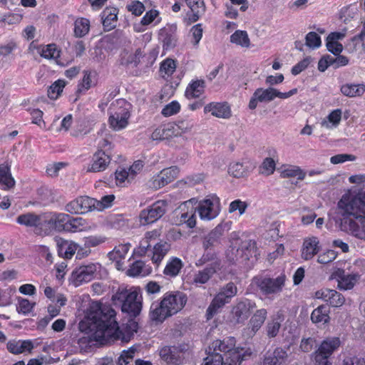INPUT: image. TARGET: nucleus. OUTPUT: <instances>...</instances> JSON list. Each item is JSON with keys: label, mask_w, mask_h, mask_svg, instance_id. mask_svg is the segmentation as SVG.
Listing matches in <instances>:
<instances>
[{"label": "nucleus", "mask_w": 365, "mask_h": 365, "mask_svg": "<svg viewBox=\"0 0 365 365\" xmlns=\"http://www.w3.org/2000/svg\"><path fill=\"white\" fill-rule=\"evenodd\" d=\"M100 312H102L101 317L108 342L118 339H120L123 342H128L137 332L138 324L133 319H128L120 328L115 319L116 313L110 306L100 303Z\"/></svg>", "instance_id": "nucleus-1"}, {"label": "nucleus", "mask_w": 365, "mask_h": 365, "mask_svg": "<svg viewBox=\"0 0 365 365\" xmlns=\"http://www.w3.org/2000/svg\"><path fill=\"white\" fill-rule=\"evenodd\" d=\"M101 313L100 302H93L88 312L90 334L80 337L77 341L81 351L87 352L95 344L94 342L100 345L109 343L105 327H103Z\"/></svg>", "instance_id": "nucleus-2"}, {"label": "nucleus", "mask_w": 365, "mask_h": 365, "mask_svg": "<svg viewBox=\"0 0 365 365\" xmlns=\"http://www.w3.org/2000/svg\"><path fill=\"white\" fill-rule=\"evenodd\" d=\"M187 301V295L182 292H167L160 302L152 303L150 317L153 321L163 322L166 318L180 312Z\"/></svg>", "instance_id": "nucleus-3"}, {"label": "nucleus", "mask_w": 365, "mask_h": 365, "mask_svg": "<svg viewBox=\"0 0 365 365\" xmlns=\"http://www.w3.org/2000/svg\"><path fill=\"white\" fill-rule=\"evenodd\" d=\"M285 280V274H280L276 278L257 275L252 278L250 285L255 287L264 296L274 297L282 291Z\"/></svg>", "instance_id": "nucleus-4"}, {"label": "nucleus", "mask_w": 365, "mask_h": 365, "mask_svg": "<svg viewBox=\"0 0 365 365\" xmlns=\"http://www.w3.org/2000/svg\"><path fill=\"white\" fill-rule=\"evenodd\" d=\"M113 299H118L122 302L121 310L127 313L130 317H137L142 309L141 297L138 296L137 291L128 290L117 292Z\"/></svg>", "instance_id": "nucleus-5"}, {"label": "nucleus", "mask_w": 365, "mask_h": 365, "mask_svg": "<svg viewBox=\"0 0 365 365\" xmlns=\"http://www.w3.org/2000/svg\"><path fill=\"white\" fill-rule=\"evenodd\" d=\"M338 205L346 213L352 215L355 219H365V191L351 199L345 195L342 196Z\"/></svg>", "instance_id": "nucleus-6"}, {"label": "nucleus", "mask_w": 365, "mask_h": 365, "mask_svg": "<svg viewBox=\"0 0 365 365\" xmlns=\"http://www.w3.org/2000/svg\"><path fill=\"white\" fill-rule=\"evenodd\" d=\"M242 351L243 349L233 347L227 354L215 353V354L208 355L202 365H240L243 361Z\"/></svg>", "instance_id": "nucleus-7"}, {"label": "nucleus", "mask_w": 365, "mask_h": 365, "mask_svg": "<svg viewBox=\"0 0 365 365\" xmlns=\"http://www.w3.org/2000/svg\"><path fill=\"white\" fill-rule=\"evenodd\" d=\"M167 208V201L158 200L155 202L140 211L139 215L140 224L146 225L155 222L166 213Z\"/></svg>", "instance_id": "nucleus-8"}, {"label": "nucleus", "mask_w": 365, "mask_h": 365, "mask_svg": "<svg viewBox=\"0 0 365 365\" xmlns=\"http://www.w3.org/2000/svg\"><path fill=\"white\" fill-rule=\"evenodd\" d=\"M101 268V264L97 262L80 266L72 272L73 283L78 287L83 282L91 281L97 277Z\"/></svg>", "instance_id": "nucleus-9"}, {"label": "nucleus", "mask_w": 365, "mask_h": 365, "mask_svg": "<svg viewBox=\"0 0 365 365\" xmlns=\"http://www.w3.org/2000/svg\"><path fill=\"white\" fill-rule=\"evenodd\" d=\"M220 206V198L216 195H210L200 201L196 209L201 219L210 220L218 215Z\"/></svg>", "instance_id": "nucleus-10"}, {"label": "nucleus", "mask_w": 365, "mask_h": 365, "mask_svg": "<svg viewBox=\"0 0 365 365\" xmlns=\"http://www.w3.org/2000/svg\"><path fill=\"white\" fill-rule=\"evenodd\" d=\"M185 344L165 346L160 349V356L167 364L180 365L184 360L183 354L187 350Z\"/></svg>", "instance_id": "nucleus-11"}, {"label": "nucleus", "mask_w": 365, "mask_h": 365, "mask_svg": "<svg viewBox=\"0 0 365 365\" xmlns=\"http://www.w3.org/2000/svg\"><path fill=\"white\" fill-rule=\"evenodd\" d=\"M337 206L339 205H337ZM338 208L341 210V214L343 216L341 222V230L349 232L353 236L359 239L365 240V222L359 225L351 218V217L355 218L352 215L346 213L344 209L339 207Z\"/></svg>", "instance_id": "nucleus-12"}, {"label": "nucleus", "mask_w": 365, "mask_h": 365, "mask_svg": "<svg viewBox=\"0 0 365 365\" xmlns=\"http://www.w3.org/2000/svg\"><path fill=\"white\" fill-rule=\"evenodd\" d=\"M96 199L81 196L66 205V211L71 214H83L95 210Z\"/></svg>", "instance_id": "nucleus-13"}, {"label": "nucleus", "mask_w": 365, "mask_h": 365, "mask_svg": "<svg viewBox=\"0 0 365 365\" xmlns=\"http://www.w3.org/2000/svg\"><path fill=\"white\" fill-rule=\"evenodd\" d=\"M289 347H277L268 351L263 357L262 365H287L289 361Z\"/></svg>", "instance_id": "nucleus-14"}, {"label": "nucleus", "mask_w": 365, "mask_h": 365, "mask_svg": "<svg viewBox=\"0 0 365 365\" xmlns=\"http://www.w3.org/2000/svg\"><path fill=\"white\" fill-rule=\"evenodd\" d=\"M330 279H336L339 289H351L359 279L357 274H346L342 269H337L331 275Z\"/></svg>", "instance_id": "nucleus-15"}, {"label": "nucleus", "mask_w": 365, "mask_h": 365, "mask_svg": "<svg viewBox=\"0 0 365 365\" xmlns=\"http://www.w3.org/2000/svg\"><path fill=\"white\" fill-rule=\"evenodd\" d=\"M275 98V88L269 87L264 89L259 88L254 92L249 102V108L251 110L255 109L257 102H270Z\"/></svg>", "instance_id": "nucleus-16"}, {"label": "nucleus", "mask_w": 365, "mask_h": 365, "mask_svg": "<svg viewBox=\"0 0 365 365\" xmlns=\"http://www.w3.org/2000/svg\"><path fill=\"white\" fill-rule=\"evenodd\" d=\"M225 226L219 224L212 230L202 240V247L205 250L212 249L220 244L222 237L224 235Z\"/></svg>", "instance_id": "nucleus-17"}, {"label": "nucleus", "mask_w": 365, "mask_h": 365, "mask_svg": "<svg viewBox=\"0 0 365 365\" xmlns=\"http://www.w3.org/2000/svg\"><path fill=\"white\" fill-rule=\"evenodd\" d=\"M204 113H211L213 116L225 119L232 115L230 107L227 102H212L204 107Z\"/></svg>", "instance_id": "nucleus-18"}, {"label": "nucleus", "mask_w": 365, "mask_h": 365, "mask_svg": "<svg viewBox=\"0 0 365 365\" xmlns=\"http://www.w3.org/2000/svg\"><path fill=\"white\" fill-rule=\"evenodd\" d=\"M255 307L256 304L254 302L245 299L240 301L232 308V314L236 317L237 322H243L249 317L252 310Z\"/></svg>", "instance_id": "nucleus-19"}, {"label": "nucleus", "mask_w": 365, "mask_h": 365, "mask_svg": "<svg viewBox=\"0 0 365 365\" xmlns=\"http://www.w3.org/2000/svg\"><path fill=\"white\" fill-rule=\"evenodd\" d=\"M175 26H168L161 29L159 31V38L163 42V48L170 50L177 45L178 36Z\"/></svg>", "instance_id": "nucleus-20"}, {"label": "nucleus", "mask_w": 365, "mask_h": 365, "mask_svg": "<svg viewBox=\"0 0 365 365\" xmlns=\"http://www.w3.org/2000/svg\"><path fill=\"white\" fill-rule=\"evenodd\" d=\"M52 215L53 212L40 214L38 227L35 231L36 235L48 236L55 232Z\"/></svg>", "instance_id": "nucleus-21"}, {"label": "nucleus", "mask_w": 365, "mask_h": 365, "mask_svg": "<svg viewBox=\"0 0 365 365\" xmlns=\"http://www.w3.org/2000/svg\"><path fill=\"white\" fill-rule=\"evenodd\" d=\"M340 345L341 340L339 337H328L322 341L319 346L314 354H317L329 358L331 354L338 349Z\"/></svg>", "instance_id": "nucleus-22"}, {"label": "nucleus", "mask_w": 365, "mask_h": 365, "mask_svg": "<svg viewBox=\"0 0 365 365\" xmlns=\"http://www.w3.org/2000/svg\"><path fill=\"white\" fill-rule=\"evenodd\" d=\"M240 250L241 257L245 261L246 264L252 256L257 255L256 242L253 240H245L237 238L235 240Z\"/></svg>", "instance_id": "nucleus-23"}, {"label": "nucleus", "mask_w": 365, "mask_h": 365, "mask_svg": "<svg viewBox=\"0 0 365 365\" xmlns=\"http://www.w3.org/2000/svg\"><path fill=\"white\" fill-rule=\"evenodd\" d=\"M179 171V168L177 166H172L163 169L155 179V186L162 187L173 182L175 178H177Z\"/></svg>", "instance_id": "nucleus-24"}, {"label": "nucleus", "mask_w": 365, "mask_h": 365, "mask_svg": "<svg viewBox=\"0 0 365 365\" xmlns=\"http://www.w3.org/2000/svg\"><path fill=\"white\" fill-rule=\"evenodd\" d=\"M127 101L123 98L117 99L115 102L112 103L109 108V114L112 115V118L114 117L122 118V123L125 122V119L130 118V113L128 111V106Z\"/></svg>", "instance_id": "nucleus-25"}, {"label": "nucleus", "mask_w": 365, "mask_h": 365, "mask_svg": "<svg viewBox=\"0 0 365 365\" xmlns=\"http://www.w3.org/2000/svg\"><path fill=\"white\" fill-rule=\"evenodd\" d=\"M118 9L115 7H106L101 14L102 24L106 31H109L116 26Z\"/></svg>", "instance_id": "nucleus-26"}, {"label": "nucleus", "mask_w": 365, "mask_h": 365, "mask_svg": "<svg viewBox=\"0 0 365 365\" xmlns=\"http://www.w3.org/2000/svg\"><path fill=\"white\" fill-rule=\"evenodd\" d=\"M110 158L102 150H97L93 156V163L88 171L101 172L104 170L110 163Z\"/></svg>", "instance_id": "nucleus-27"}, {"label": "nucleus", "mask_w": 365, "mask_h": 365, "mask_svg": "<svg viewBox=\"0 0 365 365\" xmlns=\"http://www.w3.org/2000/svg\"><path fill=\"white\" fill-rule=\"evenodd\" d=\"M240 250L235 240L231 242V245L226 251V259L231 264L241 267L245 265V261L241 257Z\"/></svg>", "instance_id": "nucleus-28"}, {"label": "nucleus", "mask_w": 365, "mask_h": 365, "mask_svg": "<svg viewBox=\"0 0 365 365\" xmlns=\"http://www.w3.org/2000/svg\"><path fill=\"white\" fill-rule=\"evenodd\" d=\"M187 6L192 12L189 21L192 23L196 22L200 17L205 12V6L203 0H185Z\"/></svg>", "instance_id": "nucleus-29"}, {"label": "nucleus", "mask_w": 365, "mask_h": 365, "mask_svg": "<svg viewBox=\"0 0 365 365\" xmlns=\"http://www.w3.org/2000/svg\"><path fill=\"white\" fill-rule=\"evenodd\" d=\"M330 308L328 304H322L313 310L311 314V320L314 324L328 323L330 320Z\"/></svg>", "instance_id": "nucleus-30"}, {"label": "nucleus", "mask_w": 365, "mask_h": 365, "mask_svg": "<svg viewBox=\"0 0 365 365\" xmlns=\"http://www.w3.org/2000/svg\"><path fill=\"white\" fill-rule=\"evenodd\" d=\"M319 241L317 237H312L305 240L303 243L302 257L305 260L312 259L319 250Z\"/></svg>", "instance_id": "nucleus-31"}, {"label": "nucleus", "mask_w": 365, "mask_h": 365, "mask_svg": "<svg viewBox=\"0 0 365 365\" xmlns=\"http://www.w3.org/2000/svg\"><path fill=\"white\" fill-rule=\"evenodd\" d=\"M175 128L173 124L160 125L152 133L151 137L153 140H162L171 138L173 135H178V131L175 133Z\"/></svg>", "instance_id": "nucleus-32"}, {"label": "nucleus", "mask_w": 365, "mask_h": 365, "mask_svg": "<svg viewBox=\"0 0 365 365\" xmlns=\"http://www.w3.org/2000/svg\"><path fill=\"white\" fill-rule=\"evenodd\" d=\"M217 271H219L218 263L214 264L213 267H206L194 275L193 282L195 284H205Z\"/></svg>", "instance_id": "nucleus-33"}, {"label": "nucleus", "mask_w": 365, "mask_h": 365, "mask_svg": "<svg viewBox=\"0 0 365 365\" xmlns=\"http://www.w3.org/2000/svg\"><path fill=\"white\" fill-rule=\"evenodd\" d=\"M39 217L40 215L29 212L19 215L16 217V222L28 227H33L35 232L38 227Z\"/></svg>", "instance_id": "nucleus-34"}, {"label": "nucleus", "mask_w": 365, "mask_h": 365, "mask_svg": "<svg viewBox=\"0 0 365 365\" xmlns=\"http://www.w3.org/2000/svg\"><path fill=\"white\" fill-rule=\"evenodd\" d=\"M205 82L204 80H196L192 81L185 90V96L189 99L200 97L205 91Z\"/></svg>", "instance_id": "nucleus-35"}, {"label": "nucleus", "mask_w": 365, "mask_h": 365, "mask_svg": "<svg viewBox=\"0 0 365 365\" xmlns=\"http://www.w3.org/2000/svg\"><path fill=\"white\" fill-rule=\"evenodd\" d=\"M208 262H210V264H209L207 267H213L214 264L218 263L219 270H220L222 268L221 259L218 258L217 254L212 249L205 250V252L202 257L195 262V265L197 267H201Z\"/></svg>", "instance_id": "nucleus-36"}, {"label": "nucleus", "mask_w": 365, "mask_h": 365, "mask_svg": "<svg viewBox=\"0 0 365 365\" xmlns=\"http://www.w3.org/2000/svg\"><path fill=\"white\" fill-rule=\"evenodd\" d=\"M0 184L5 186L4 189L9 190L15 186V180L11 175L10 165L8 163L0 165Z\"/></svg>", "instance_id": "nucleus-37"}, {"label": "nucleus", "mask_w": 365, "mask_h": 365, "mask_svg": "<svg viewBox=\"0 0 365 365\" xmlns=\"http://www.w3.org/2000/svg\"><path fill=\"white\" fill-rule=\"evenodd\" d=\"M235 344L233 343V340L229 339L225 341L224 340H215L212 344V347H209L210 351L212 349L213 351L211 354H227L228 353L233 347ZM209 355H210V351H209Z\"/></svg>", "instance_id": "nucleus-38"}, {"label": "nucleus", "mask_w": 365, "mask_h": 365, "mask_svg": "<svg viewBox=\"0 0 365 365\" xmlns=\"http://www.w3.org/2000/svg\"><path fill=\"white\" fill-rule=\"evenodd\" d=\"M170 249V245L166 242H160L153 247L152 261L157 266L160 264L164 257Z\"/></svg>", "instance_id": "nucleus-39"}, {"label": "nucleus", "mask_w": 365, "mask_h": 365, "mask_svg": "<svg viewBox=\"0 0 365 365\" xmlns=\"http://www.w3.org/2000/svg\"><path fill=\"white\" fill-rule=\"evenodd\" d=\"M267 312L265 309H260L255 312L250 320V325L252 332L256 333L262 326L267 319Z\"/></svg>", "instance_id": "nucleus-40"}, {"label": "nucleus", "mask_w": 365, "mask_h": 365, "mask_svg": "<svg viewBox=\"0 0 365 365\" xmlns=\"http://www.w3.org/2000/svg\"><path fill=\"white\" fill-rule=\"evenodd\" d=\"M341 92L350 98L360 96L365 92V85L346 83L341 87Z\"/></svg>", "instance_id": "nucleus-41"}, {"label": "nucleus", "mask_w": 365, "mask_h": 365, "mask_svg": "<svg viewBox=\"0 0 365 365\" xmlns=\"http://www.w3.org/2000/svg\"><path fill=\"white\" fill-rule=\"evenodd\" d=\"M150 267H147L143 261L138 260L135 262L130 268L128 269L127 274L131 277L145 276L150 274Z\"/></svg>", "instance_id": "nucleus-42"}, {"label": "nucleus", "mask_w": 365, "mask_h": 365, "mask_svg": "<svg viewBox=\"0 0 365 365\" xmlns=\"http://www.w3.org/2000/svg\"><path fill=\"white\" fill-rule=\"evenodd\" d=\"M230 42L245 48L250 46V40L247 31L242 30H237L230 36Z\"/></svg>", "instance_id": "nucleus-43"}, {"label": "nucleus", "mask_w": 365, "mask_h": 365, "mask_svg": "<svg viewBox=\"0 0 365 365\" xmlns=\"http://www.w3.org/2000/svg\"><path fill=\"white\" fill-rule=\"evenodd\" d=\"M90 30V21L86 18L77 19L74 22V34L76 37L86 36Z\"/></svg>", "instance_id": "nucleus-44"}, {"label": "nucleus", "mask_w": 365, "mask_h": 365, "mask_svg": "<svg viewBox=\"0 0 365 365\" xmlns=\"http://www.w3.org/2000/svg\"><path fill=\"white\" fill-rule=\"evenodd\" d=\"M182 267V262L181 259L178 257H173L168 262L164 269L163 273L170 277H175L179 274Z\"/></svg>", "instance_id": "nucleus-45"}, {"label": "nucleus", "mask_w": 365, "mask_h": 365, "mask_svg": "<svg viewBox=\"0 0 365 365\" xmlns=\"http://www.w3.org/2000/svg\"><path fill=\"white\" fill-rule=\"evenodd\" d=\"M86 225V220L82 217H73L68 215V223L66 226V232L81 231Z\"/></svg>", "instance_id": "nucleus-46"}, {"label": "nucleus", "mask_w": 365, "mask_h": 365, "mask_svg": "<svg viewBox=\"0 0 365 365\" xmlns=\"http://www.w3.org/2000/svg\"><path fill=\"white\" fill-rule=\"evenodd\" d=\"M306 173L298 166L288 165L285 167L281 172L282 178L297 177L299 180L304 179Z\"/></svg>", "instance_id": "nucleus-47"}, {"label": "nucleus", "mask_w": 365, "mask_h": 365, "mask_svg": "<svg viewBox=\"0 0 365 365\" xmlns=\"http://www.w3.org/2000/svg\"><path fill=\"white\" fill-rule=\"evenodd\" d=\"M54 222L55 232H66V226L68 223V215L62 212H54L52 215Z\"/></svg>", "instance_id": "nucleus-48"}, {"label": "nucleus", "mask_w": 365, "mask_h": 365, "mask_svg": "<svg viewBox=\"0 0 365 365\" xmlns=\"http://www.w3.org/2000/svg\"><path fill=\"white\" fill-rule=\"evenodd\" d=\"M130 247V243L115 246L113 251L108 255L110 259H122L127 255Z\"/></svg>", "instance_id": "nucleus-49"}, {"label": "nucleus", "mask_w": 365, "mask_h": 365, "mask_svg": "<svg viewBox=\"0 0 365 365\" xmlns=\"http://www.w3.org/2000/svg\"><path fill=\"white\" fill-rule=\"evenodd\" d=\"M66 82L63 80H57L48 88V96L49 98L56 100L61 95Z\"/></svg>", "instance_id": "nucleus-50"}, {"label": "nucleus", "mask_w": 365, "mask_h": 365, "mask_svg": "<svg viewBox=\"0 0 365 365\" xmlns=\"http://www.w3.org/2000/svg\"><path fill=\"white\" fill-rule=\"evenodd\" d=\"M116 185L125 186V183H130L133 180V174H130L125 169L116 170L115 173Z\"/></svg>", "instance_id": "nucleus-51"}, {"label": "nucleus", "mask_w": 365, "mask_h": 365, "mask_svg": "<svg viewBox=\"0 0 365 365\" xmlns=\"http://www.w3.org/2000/svg\"><path fill=\"white\" fill-rule=\"evenodd\" d=\"M247 172V168L241 163H231L228 168V173L235 178H242Z\"/></svg>", "instance_id": "nucleus-52"}, {"label": "nucleus", "mask_w": 365, "mask_h": 365, "mask_svg": "<svg viewBox=\"0 0 365 365\" xmlns=\"http://www.w3.org/2000/svg\"><path fill=\"white\" fill-rule=\"evenodd\" d=\"M275 168V161L272 158H266L259 166V173L269 176L274 173Z\"/></svg>", "instance_id": "nucleus-53"}, {"label": "nucleus", "mask_w": 365, "mask_h": 365, "mask_svg": "<svg viewBox=\"0 0 365 365\" xmlns=\"http://www.w3.org/2000/svg\"><path fill=\"white\" fill-rule=\"evenodd\" d=\"M326 302H329L333 307H339L344 304L345 298L341 293L334 289H331Z\"/></svg>", "instance_id": "nucleus-54"}, {"label": "nucleus", "mask_w": 365, "mask_h": 365, "mask_svg": "<svg viewBox=\"0 0 365 365\" xmlns=\"http://www.w3.org/2000/svg\"><path fill=\"white\" fill-rule=\"evenodd\" d=\"M305 44L313 49L321 46V37L314 31L309 32L305 37Z\"/></svg>", "instance_id": "nucleus-55"}, {"label": "nucleus", "mask_w": 365, "mask_h": 365, "mask_svg": "<svg viewBox=\"0 0 365 365\" xmlns=\"http://www.w3.org/2000/svg\"><path fill=\"white\" fill-rule=\"evenodd\" d=\"M175 61L171 58H166L161 63L160 71L164 73L168 76H170L175 72Z\"/></svg>", "instance_id": "nucleus-56"}, {"label": "nucleus", "mask_w": 365, "mask_h": 365, "mask_svg": "<svg viewBox=\"0 0 365 365\" xmlns=\"http://www.w3.org/2000/svg\"><path fill=\"white\" fill-rule=\"evenodd\" d=\"M281 327V322L277 319H273L269 322L266 326L267 335L269 338H274L277 336Z\"/></svg>", "instance_id": "nucleus-57"}, {"label": "nucleus", "mask_w": 365, "mask_h": 365, "mask_svg": "<svg viewBox=\"0 0 365 365\" xmlns=\"http://www.w3.org/2000/svg\"><path fill=\"white\" fill-rule=\"evenodd\" d=\"M41 56L47 59L56 58L59 57V51L57 50L56 44H48L42 49Z\"/></svg>", "instance_id": "nucleus-58"}, {"label": "nucleus", "mask_w": 365, "mask_h": 365, "mask_svg": "<svg viewBox=\"0 0 365 365\" xmlns=\"http://www.w3.org/2000/svg\"><path fill=\"white\" fill-rule=\"evenodd\" d=\"M114 200L115 196L113 195H105L101 200H96L95 210H103L105 208L110 207Z\"/></svg>", "instance_id": "nucleus-59"}, {"label": "nucleus", "mask_w": 365, "mask_h": 365, "mask_svg": "<svg viewBox=\"0 0 365 365\" xmlns=\"http://www.w3.org/2000/svg\"><path fill=\"white\" fill-rule=\"evenodd\" d=\"M135 349L130 348L128 350H124L118 359V365H127L134 357Z\"/></svg>", "instance_id": "nucleus-60"}, {"label": "nucleus", "mask_w": 365, "mask_h": 365, "mask_svg": "<svg viewBox=\"0 0 365 365\" xmlns=\"http://www.w3.org/2000/svg\"><path fill=\"white\" fill-rule=\"evenodd\" d=\"M35 303H31L29 299H21L19 300L18 305L16 306V310L19 313L27 314L31 312Z\"/></svg>", "instance_id": "nucleus-61"}, {"label": "nucleus", "mask_w": 365, "mask_h": 365, "mask_svg": "<svg viewBox=\"0 0 365 365\" xmlns=\"http://www.w3.org/2000/svg\"><path fill=\"white\" fill-rule=\"evenodd\" d=\"M106 240V237L101 236H89L83 238V245L90 250L91 247H96Z\"/></svg>", "instance_id": "nucleus-62"}, {"label": "nucleus", "mask_w": 365, "mask_h": 365, "mask_svg": "<svg viewBox=\"0 0 365 365\" xmlns=\"http://www.w3.org/2000/svg\"><path fill=\"white\" fill-rule=\"evenodd\" d=\"M180 109V106L178 101H172L169 104L166 105L162 110L161 113L164 116H170L174 114H176L179 112Z\"/></svg>", "instance_id": "nucleus-63"}, {"label": "nucleus", "mask_w": 365, "mask_h": 365, "mask_svg": "<svg viewBox=\"0 0 365 365\" xmlns=\"http://www.w3.org/2000/svg\"><path fill=\"white\" fill-rule=\"evenodd\" d=\"M128 11H130L135 16H140L145 11V6L140 1H133L126 6Z\"/></svg>", "instance_id": "nucleus-64"}]
</instances>
